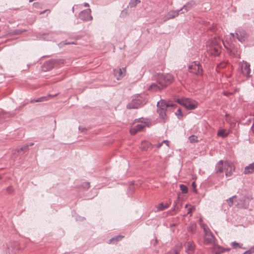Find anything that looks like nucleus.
I'll use <instances>...</instances> for the list:
<instances>
[{
	"label": "nucleus",
	"mask_w": 254,
	"mask_h": 254,
	"mask_svg": "<svg viewBox=\"0 0 254 254\" xmlns=\"http://www.w3.org/2000/svg\"><path fill=\"white\" fill-rule=\"evenodd\" d=\"M186 252L188 254H192L195 249V245L192 241H188L185 244Z\"/></svg>",
	"instance_id": "4468645a"
},
{
	"label": "nucleus",
	"mask_w": 254,
	"mask_h": 254,
	"mask_svg": "<svg viewBox=\"0 0 254 254\" xmlns=\"http://www.w3.org/2000/svg\"><path fill=\"white\" fill-rule=\"evenodd\" d=\"M113 71L114 76L116 77L117 79L120 80L126 74V67L114 69Z\"/></svg>",
	"instance_id": "9d476101"
},
{
	"label": "nucleus",
	"mask_w": 254,
	"mask_h": 254,
	"mask_svg": "<svg viewBox=\"0 0 254 254\" xmlns=\"http://www.w3.org/2000/svg\"><path fill=\"white\" fill-rule=\"evenodd\" d=\"M190 142L191 143H195L198 141L197 137L195 135H192L189 137Z\"/></svg>",
	"instance_id": "bb28decb"
},
{
	"label": "nucleus",
	"mask_w": 254,
	"mask_h": 254,
	"mask_svg": "<svg viewBox=\"0 0 254 254\" xmlns=\"http://www.w3.org/2000/svg\"><path fill=\"white\" fill-rule=\"evenodd\" d=\"M168 254H178V252L176 250H172L170 251Z\"/></svg>",
	"instance_id": "f704fd0d"
},
{
	"label": "nucleus",
	"mask_w": 254,
	"mask_h": 254,
	"mask_svg": "<svg viewBox=\"0 0 254 254\" xmlns=\"http://www.w3.org/2000/svg\"><path fill=\"white\" fill-rule=\"evenodd\" d=\"M235 171L234 165L230 162L222 160L219 161L215 166V172L216 174H220L225 172L226 177H230Z\"/></svg>",
	"instance_id": "7ed1b4c3"
},
{
	"label": "nucleus",
	"mask_w": 254,
	"mask_h": 254,
	"mask_svg": "<svg viewBox=\"0 0 254 254\" xmlns=\"http://www.w3.org/2000/svg\"><path fill=\"white\" fill-rule=\"evenodd\" d=\"M241 72L242 74L246 77L250 76L251 69L250 64L246 62H243L241 65Z\"/></svg>",
	"instance_id": "9b49d317"
},
{
	"label": "nucleus",
	"mask_w": 254,
	"mask_h": 254,
	"mask_svg": "<svg viewBox=\"0 0 254 254\" xmlns=\"http://www.w3.org/2000/svg\"><path fill=\"white\" fill-rule=\"evenodd\" d=\"M189 70L190 72L196 75H202V68L201 65L197 62H194L189 66Z\"/></svg>",
	"instance_id": "6e6552de"
},
{
	"label": "nucleus",
	"mask_w": 254,
	"mask_h": 254,
	"mask_svg": "<svg viewBox=\"0 0 254 254\" xmlns=\"http://www.w3.org/2000/svg\"><path fill=\"white\" fill-rule=\"evenodd\" d=\"M229 134V131L226 129H220L217 132V135L223 138L226 137Z\"/></svg>",
	"instance_id": "412c9836"
},
{
	"label": "nucleus",
	"mask_w": 254,
	"mask_h": 254,
	"mask_svg": "<svg viewBox=\"0 0 254 254\" xmlns=\"http://www.w3.org/2000/svg\"><path fill=\"white\" fill-rule=\"evenodd\" d=\"M91 10L90 8L82 11L79 15V18L83 21H90L92 20L93 17L91 14Z\"/></svg>",
	"instance_id": "1a4fd4ad"
},
{
	"label": "nucleus",
	"mask_w": 254,
	"mask_h": 254,
	"mask_svg": "<svg viewBox=\"0 0 254 254\" xmlns=\"http://www.w3.org/2000/svg\"><path fill=\"white\" fill-rule=\"evenodd\" d=\"M138 131V130L136 129V128L135 127H134L133 128H132L130 129V133L132 135L135 134Z\"/></svg>",
	"instance_id": "2f4dec72"
},
{
	"label": "nucleus",
	"mask_w": 254,
	"mask_h": 254,
	"mask_svg": "<svg viewBox=\"0 0 254 254\" xmlns=\"http://www.w3.org/2000/svg\"><path fill=\"white\" fill-rule=\"evenodd\" d=\"M176 115H177L178 116L179 118H180V116H181V117L183 116V115H182V112H181V110L180 109H178L177 112L176 113Z\"/></svg>",
	"instance_id": "72a5a7b5"
},
{
	"label": "nucleus",
	"mask_w": 254,
	"mask_h": 254,
	"mask_svg": "<svg viewBox=\"0 0 254 254\" xmlns=\"http://www.w3.org/2000/svg\"><path fill=\"white\" fill-rule=\"evenodd\" d=\"M140 2L139 0H131L128 4V6L130 8L135 7L137 4Z\"/></svg>",
	"instance_id": "b1692460"
},
{
	"label": "nucleus",
	"mask_w": 254,
	"mask_h": 254,
	"mask_svg": "<svg viewBox=\"0 0 254 254\" xmlns=\"http://www.w3.org/2000/svg\"><path fill=\"white\" fill-rule=\"evenodd\" d=\"M70 44H76V43L74 41L67 42L66 41L62 42L60 43V46H62L63 45H70Z\"/></svg>",
	"instance_id": "7c9ffc66"
},
{
	"label": "nucleus",
	"mask_w": 254,
	"mask_h": 254,
	"mask_svg": "<svg viewBox=\"0 0 254 254\" xmlns=\"http://www.w3.org/2000/svg\"><path fill=\"white\" fill-rule=\"evenodd\" d=\"M10 117V114L8 113L4 112L3 111L0 112V121L3 122L6 121V119Z\"/></svg>",
	"instance_id": "aec40b11"
},
{
	"label": "nucleus",
	"mask_w": 254,
	"mask_h": 254,
	"mask_svg": "<svg viewBox=\"0 0 254 254\" xmlns=\"http://www.w3.org/2000/svg\"><path fill=\"white\" fill-rule=\"evenodd\" d=\"M195 4V2L193 0H190L183 7L180 9L181 11H182L181 13H185V12H187L190 8H191Z\"/></svg>",
	"instance_id": "2eb2a0df"
},
{
	"label": "nucleus",
	"mask_w": 254,
	"mask_h": 254,
	"mask_svg": "<svg viewBox=\"0 0 254 254\" xmlns=\"http://www.w3.org/2000/svg\"><path fill=\"white\" fill-rule=\"evenodd\" d=\"M177 102L188 110L194 109L198 105L197 102L195 101L184 97L177 99Z\"/></svg>",
	"instance_id": "39448f33"
},
{
	"label": "nucleus",
	"mask_w": 254,
	"mask_h": 254,
	"mask_svg": "<svg viewBox=\"0 0 254 254\" xmlns=\"http://www.w3.org/2000/svg\"><path fill=\"white\" fill-rule=\"evenodd\" d=\"M168 207L169 205L168 204H164L163 202H161L156 206L157 211H162Z\"/></svg>",
	"instance_id": "5701e85b"
},
{
	"label": "nucleus",
	"mask_w": 254,
	"mask_h": 254,
	"mask_svg": "<svg viewBox=\"0 0 254 254\" xmlns=\"http://www.w3.org/2000/svg\"><path fill=\"white\" fill-rule=\"evenodd\" d=\"M230 35H231L232 36V37H233V38L235 37V34H234V33H231L230 34Z\"/></svg>",
	"instance_id": "37998d69"
},
{
	"label": "nucleus",
	"mask_w": 254,
	"mask_h": 254,
	"mask_svg": "<svg viewBox=\"0 0 254 254\" xmlns=\"http://www.w3.org/2000/svg\"><path fill=\"white\" fill-rule=\"evenodd\" d=\"M72 10L73 12L74 11V7H72Z\"/></svg>",
	"instance_id": "a18cd8bd"
},
{
	"label": "nucleus",
	"mask_w": 254,
	"mask_h": 254,
	"mask_svg": "<svg viewBox=\"0 0 254 254\" xmlns=\"http://www.w3.org/2000/svg\"><path fill=\"white\" fill-rule=\"evenodd\" d=\"M151 145L150 143L144 140L141 142L140 148L143 150H145Z\"/></svg>",
	"instance_id": "4be33fe9"
},
{
	"label": "nucleus",
	"mask_w": 254,
	"mask_h": 254,
	"mask_svg": "<svg viewBox=\"0 0 254 254\" xmlns=\"http://www.w3.org/2000/svg\"><path fill=\"white\" fill-rule=\"evenodd\" d=\"M146 103L145 99L140 95L136 96L127 105L128 109H137Z\"/></svg>",
	"instance_id": "0eeeda50"
},
{
	"label": "nucleus",
	"mask_w": 254,
	"mask_h": 254,
	"mask_svg": "<svg viewBox=\"0 0 254 254\" xmlns=\"http://www.w3.org/2000/svg\"><path fill=\"white\" fill-rule=\"evenodd\" d=\"M188 206V204H186V206H185V207L187 208Z\"/></svg>",
	"instance_id": "de8ad7c7"
},
{
	"label": "nucleus",
	"mask_w": 254,
	"mask_h": 254,
	"mask_svg": "<svg viewBox=\"0 0 254 254\" xmlns=\"http://www.w3.org/2000/svg\"><path fill=\"white\" fill-rule=\"evenodd\" d=\"M196 226L194 223H190L188 227V230L192 233L195 232Z\"/></svg>",
	"instance_id": "393cba45"
},
{
	"label": "nucleus",
	"mask_w": 254,
	"mask_h": 254,
	"mask_svg": "<svg viewBox=\"0 0 254 254\" xmlns=\"http://www.w3.org/2000/svg\"><path fill=\"white\" fill-rule=\"evenodd\" d=\"M180 11V10L170 11L166 15L163 16L162 18L163 21L165 22L170 19L174 18L175 17L178 16Z\"/></svg>",
	"instance_id": "ddd939ff"
},
{
	"label": "nucleus",
	"mask_w": 254,
	"mask_h": 254,
	"mask_svg": "<svg viewBox=\"0 0 254 254\" xmlns=\"http://www.w3.org/2000/svg\"><path fill=\"white\" fill-rule=\"evenodd\" d=\"M163 144L165 143L167 146H169V142L168 140H165L162 141Z\"/></svg>",
	"instance_id": "c9c22d12"
},
{
	"label": "nucleus",
	"mask_w": 254,
	"mask_h": 254,
	"mask_svg": "<svg viewBox=\"0 0 254 254\" xmlns=\"http://www.w3.org/2000/svg\"><path fill=\"white\" fill-rule=\"evenodd\" d=\"M57 95V94H55V95L49 94V95H48L47 96L41 97L38 98L37 99L32 100L31 101V103H35V102H43V101H45L51 99L52 97H54L56 96Z\"/></svg>",
	"instance_id": "f3484780"
},
{
	"label": "nucleus",
	"mask_w": 254,
	"mask_h": 254,
	"mask_svg": "<svg viewBox=\"0 0 254 254\" xmlns=\"http://www.w3.org/2000/svg\"><path fill=\"white\" fill-rule=\"evenodd\" d=\"M254 173V163H252L246 166L244 168V173L245 175Z\"/></svg>",
	"instance_id": "a211bd4d"
},
{
	"label": "nucleus",
	"mask_w": 254,
	"mask_h": 254,
	"mask_svg": "<svg viewBox=\"0 0 254 254\" xmlns=\"http://www.w3.org/2000/svg\"><path fill=\"white\" fill-rule=\"evenodd\" d=\"M231 93H224V94L226 96H228L229 94H230Z\"/></svg>",
	"instance_id": "c03bdc74"
},
{
	"label": "nucleus",
	"mask_w": 254,
	"mask_h": 254,
	"mask_svg": "<svg viewBox=\"0 0 254 254\" xmlns=\"http://www.w3.org/2000/svg\"><path fill=\"white\" fill-rule=\"evenodd\" d=\"M173 105L171 103H167L164 100H161L157 103V113L160 117L164 119L166 117V111L168 107H173Z\"/></svg>",
	"instance_id": "423d86ee"
},
{
	"label": "nucleus",
	"mask_w": 254,
	"mask_h": 254,
	"mask_svg": "<svg viewBox=\"0 0 254 254\" xmlns=\"http://www.w3.org/2000/svg\"><path fill=\"white\" fill-rule=\"evenodd\" d=\"M221 40L219 38H213L206 43L207 51L211 55L218 56L221 53Z\"/></svg>",
	"instance_id": "20e7f679"
},
{
	"label": "nucleus",
	"mask_w": 254,
	"mask_h": 254,
	"mask_svg": "<svg viewBox=\"0 0 254 254\" xmlns=\"http://www.w3.org/2000/svg\"><path fill=\"white\" fill-rule=\"evenodd\" d=\"M124 12H125V11H122V14H123V13H124ZM125 13H127V12H125Z\"/></svg>",
	"instance_id": "49530a36"
},
{
	"label": "nucleus",
	"mask_w": 254,
	"mask_h": 254,
	"mask_svg": "<svg viewBox=\"0 0 254 254\" xmlns=\"http://www.w3.org/2000/svg\"><path fill=\"white\" fill-rule=\"evenodd\" d=\"M194 209V207L192 206L191 208H189V211L188 212L187 214H189L192 210Z\"/></svg>",
	"instance_id": "e433bc0d"
},
{
	"label": "nucleus",
	"mask_w": 254,
	"mask_h": 254,
	"mask_svg": "<svg viewBox=\"0 0 254 254\" xmlns=\"http://www.w3.org/2000/svg\"><path fill=\"white\" fill-rule=\"evenodd\" d=\"M29 147V145H26L22 147H21L18 150V152H19L20 151L25 152L26 151Z\"/></svg>",
	"instance_id": "c756f323"
},
{
	"label": "nucleus",
	"mask_w": 254,
	"mask_h": 254,
	"mask_svg": "<svg viewBox=\"0 0 254 254\" xmlns=\"http://www.w3.org/2000/svg\"><path fill=\"white\" fill-rule=\"evenodd\" d=\"M163 144L162 142L161 143H159L156 145V147L158 148H160Z\"/></svg>",
	"instance_id": "4c0bfd02"
},
{
	"label": "nucleus",
	"mask_w": 254,
	"mask_h": 254,
	"mask_svg": "<svg viewBox=\"0 0 254 254\" xmlns=\"http://www.w3.org/2000/svg\"><path fill=\"white\" fill-rule=\"evenodd\" d=\"M12 191V189L10 187H8L7 189V191L8 192V193H10Z\"/></svg>",
	"instance_id": "58836bf2"
},
{
	"label": "nucleus",
	"mask_w": 254,
	"mask_h": 254,
	"mask_svg": "<svg viewBox=\"0 0 254 254\" xmlns=\"http://www.w3.org/2000/svg\"><path fill=\"white\" fill-rule=\"evenodd\" d=\"M180 188L183 193H186L188 192V189L186 185L181 184L180 186Z\"/></svg>",
	"instance_id": "cd10ccee"
},
{
	"label": "nucleus",
	"mask_w": 254,
	"mask_h": 254,
	"mask_svg": "<svg viewBox=\"0 0 254 254\" xmlns=\"http://www.w3.org/2000/svg\"><path fill=\"white\" fill-rule=\"evenodd\" d=\"M26 145H29V146H30L33 145L34 143H30L27 144Z\"/></svg>",
	"instance_id": "a19ab883"
},
{
	"label": "nucleus",
	"mask_w": 254,
	"mask_h": 254,
	"mask_svg": "<svg viewBox=\"0 0 254 254\" xmlns=\"http://www.w3.org/2000/svg\"><path fill=\"white\" fill-rule=\"evenodd\" d=\"M201 227L203 229L204 243L206 245H211L212 253L213 254H220L223 252V249L215 244V237L211 232L208 226L204 224H201Z\"/></svg>",
	"instance_id": "f03ea898"
},
{
	"label": "nucleus",
	"mask_w": 254,
	"mask_h": 254,
	"mask_svg": "<svg viewBox=\"0 0 254 254\" xmlns=\"http://www.w3.org/2000/svg\"><path fill=\"white\" fill-rule=\"evenodd\" d=\"M123 238V236H116L115 237H114L111 239L109 240V244H111L112 243H114L115 242H117V241H120V240L122 239V238Z\"/></svg>",
	"instance_id": "a878e982"
},
{
	"label": "nucleus",
	"mask_w": 254,
	"mask_h": 254,
	"mask_svg": "<svg viewBox=\"0 0 254 254\" xmlns=\"http://www.w3.org/2000/svg\"><path fill=\"white\" fill-rule=\"evenodd\" d=\"M83 5H84V7H89V3H88L85 2V3H84Z\"/></svg>",
	"instance_id": "ea45409f"
},
{
	"label": "nucleus",
	"mask_w": 254,
	"mask_h": 254,
	"mask_svg": "<svg viewBox=\"0 0 254 254\" xmlns=\"http://www.w3.org/2000/svg\"><path fill=\"white\" fill-rule=\"evenodd\" d=\"M236 35L238 40L241 42H244L248 37V34L243 29H238L236 31Z\"/></svg>",
	"instance_id": "f8f14e48"
},
{
	"label": "nucleus",
	"mask_w": 254,
	"mask_h": 254,
	"mask_svg": "<svg viewBox=\"0 0 254 254\" xmlns=\"http://www.w3.org/2000/svg\"><path fill=\"white\" fill-rule=\"evenodd\" d=\"M236 195L235 196H233L230 198H229V199H227V201L228 203V205L231 206L233 205V202H234V198H236Z\"/></svg>",
	"instance_id": "c85d7f7f"
},
{
	"label": "nucleus",
	"mask_w": 254,
	"mask_h": 254,
	"mask_svg": "<svg viewBox=\"0 0 254 254\" xmlns=\"http://www.w3.org/2000/svg\"><path fill=\"white\" fill-rule=\"evenodd\" d=\"M192 186L193 187H194V188L195 187V182H193L192 183Z\"/></svg>",
	"instance_id": "79ce46f5"
},
{
	"label": "nucleus",
	"mask_w": 254,
	"mask_h": 254,
	"mask_svg": "<svg viewBox=\"0 0 254 254\" xmlns=\"http://www.w3.org/2000/svg\"><path fill=\"white\" fill-rule=\"evenodd\" d=\"M143 120H144V119H143ZM145 121H144L143 123L137 124L135 126L136 129L138 130V131L142 130L144 127L149 126L150 121L147 119L145 120Z\"/></svg>",
	"instance_id": "6ab92c4d"
},
{
	"label": "nucleus",
	"mask_w": 254,
	"mask_h": 254,
	"mask_svg": "<svg viewBox=\"0 0 254 254\" xmlns=\"http://www.w3.org/2000/svg\"><path fill=\"white\" fill-rule=\"evenodd\" d=\"M1 177L0 176V179H1Z\"/></svg>",
	"instance_id": "09e8293b"
},
{
	"label": "nucleus",
	"mask_w": 254,
	"mask_h": 254,
	"mask_svg": "<svg viewBox=\"0 0 254 254\" xmlns=\"http://www.w3.org/2000/svg\"><path fill=\"white\" fill-rule=\"evenodd\" d=\"M224 45L225 47L226 48L229 50L231 55L236 58H240V53L239 51H238L237 48L231 46L229 48H228L226 47V46L225 44Z\"/></svg>",
	"instance_id": "dca6fc26"
},
{
	"label": "nucleus",
	"mask_w": 254,
	"mask_h": 254,
	"mask_svg": "<svg viewBox=\"0 0 254 254\" xmlns=\"http://www.w3.org/2000/svg\"><path fill=\"white\" fill-rule=\"evenodd\" d=\"M156 82L152 84L149 89L152 91L161 90L170 85L174 80L173 76L170 73L159 74L156 77Z\"/></svg>",
	"instance_id": "f257e3e1"
},
{
	"label": "nucleus",
	"mask_w": 254,
	"mask_h": 254,
	"mask_svg": "<svg viewBox=\"0 0 254 254\" xmlns=\"http://www.w3.org/2000/svg\"><path fill=\"white\" fill-rule=\"evenodd\" d=\"M231 245V246L234 249H236L237 248L240 247L239 244L236 242H232Z\"/></svg>",
	"instance_id": "473e14b6"
}]
</instances>
